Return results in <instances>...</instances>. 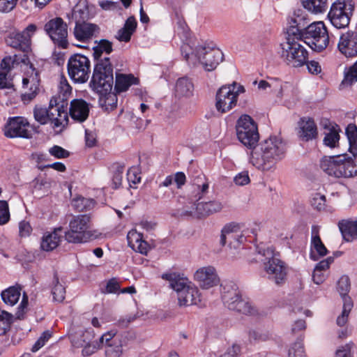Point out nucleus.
<instances>
[{
	"label": "nucleus",
	"mask_w": 357,
	"mask_h": 357,
	"mask_svg": "<svg viewBox=\"0 0 357 357\" xmlns=\"http://www.w3.org/2000/svg\"><path fill=\"white\" fill-rule=\"evenodd\" d=\"M125 169L123 163L114 162L110 167V171L112 174V182L113 188L117 189L121 185L123 174Z\"/></svg>",
	"instance_id": "42"
},
{
	"label": "nucleus",
	"mask_w": 357,
	"mask_h": 357,
	"mask_svg": "<svg viewBox=\"0 0 357 357\" xmlns=\"http://www.w3.org/2000/svg\"><path fill=\"white\" fill-rule=\"evenodd\" d=\"M350 152H357V126L354 123L349 124L345 129Z\"/></svg>",
	"instance_id": "46"
},
{
	"label": "nucleus",
	"mask_w": 357,
	"mask_h": 357,
	"mask_svg": "<svg viewBox=\"0 0 357 357\" xmlns=\"http://www.w3.org/2000/svg\"><path fill=\"white\" fill-rule=\"evenodd\" d=\"M95 201L93 199L85 197H77L72 202L73 207L78 211H87L93 208L95 206Z\"/></svg>",
	"instance_id": "48"
},
{
	"label": "nucleus",
	"mask_w": 357,
	"mask_h": 357,
	"mask_svg": "<svg viewBox=\"0 0 357 357\" xmlns=\"http://www.w3.org/2000/svg\"><path fill=\"white\" fill-rule=\"evenodd\" d=\"M357 82V60L345 72L341 85L351 86Z\"/></svg>",
	"instance_id": "49"
},
{
	"label": "nucleus",
	"mask_w": 357,
	"mask_h": 357,
	"mask_svg": "<svg viewBox=\"0 0 357 357\" xmlns=\"http://www.w3.org/2000/svg\"><path fill=\"white\" fill-rule=\"evenodd\" d=\"M117 94L113 89L105 94L99 95V103L102 107L106 109H113L117 105Z\"/></svg>",
	"instance_id": "43"
},
{
	"label": "nucleus",
	"mask_w": 357,
	"mask_h": 357,
	"mask_svg": "<svg viewBox=\"0 0 357 357\" xmlns=\"http://www.w3.org/2000/svg\"><path fill=\"white\" fill-rule=\"evenodd\" d=\"M343 160H345V154L325 156L320 161V167L328 176L341 178Z\"/></svg>",
	"instance_id": "23"
},
{
	"label": "nucleus",
	"mask_w": 357,
	"mask_h": 357,
	"mask_svg": "<svg viewBox=\"0 0 357 357\" xmlns=\"http://www.w3.org/2000/svg\"><path fill=\"white\" fill-rule=\"evenodd\" d=\"M184 48V46L181 47V52L188 63L193 66L201 63L206 71L215 70L224 58L220 49L206 43L198 45L190 54L185 53Z\"/></svg>",
	"instance_id": "4"
},
{
	"label": "nucleus",
	"mask_w": 357,
	"mask_h": 357,
	"mask_svg": "<svg viewBox=\"0 0 357 357\" xmlns=\"http://www.w3.org/2000/svg\"><path fill=\"white\" fill-rule=\"evenodd\" d=\"M327 253L328 250L319 236V227L312 225L311 228L310 258L313 261H317L319 257H324Z\"/></svg>",
	"instance_id": "26"
},
{
	"label": "nucleus",
	"mask_w": 357,
	"mask_h": 357,
	"mask_svg": "<svg viewBox=\"0 0 357 357\" xmlns=\"http://www.w3.org/2000/svg\"><path fill=\"white\" fill-rule=\"evenodd\" d=\"M306 328V323L303 319L296 320L291 326V333L297 335V340L289 349V357H306L303 347L304 331Z\"/></svg>",
	"instance_id": "21"
},
{
	"label": "nucleus",
	"mask_w": 357,
	"mask_h": 357,
	"mask_svg": "<svg viewBox=\"0 0 357 357\" xmlns=\"http://www.w3.org/2000/svg\"><path fill=\"white\" fill-rule=\"evenodd\" d=\"M250 344L252 342H266L273 338V334L269 331L261 329H250L248 333Z\"/></svg>",
	"instance_id": "41"
},
{
	"label": "nucleus",
	"mask_w": 357,
	"mask_h": 357,
	"mask_svg": "<svg viewBox=\"0 0 357 357\" xmlns=\"http://www.w3.org/2000/svg\"><path fill=\"white\" fill-rule=\"evenodd\" d=\"M339 51L346 57L357 56V32L348 31L342 33L337 44Z\"/></svg>",
	"instance_id": "24"
},
{
	"label": "nucleus",
	"mask_w": 357,
	"mask_h": 357,
	"mask_svg": "<svg viewBox=\"0 0 357 357\" xmlns=\"http://www.w3.org/2000/svg\"><path fill=\"white\" fill-rule=\"evenodd\" d=\"M312 206L317 208L318 211H321L326 206V197L319 193H317L313 197L311 201Z\"/></svg>",
	"instance_id": "61"
},
{
	"label": "nucleus",
	"mask_w": 357,
	"mask_h": 357,
	"mask_svg": "<svg viewBox=\"0 0 357 357\" xmlns=\"http://www.w3.org/2000/svg\"><path fill=\"white\" fill-rule=\"evenodd\" d=\"M195 280L202 289H209L220 282L215 268L212 266L198 268L194 274Z\"/></svg>",
	"instance_id": "22"
},
{
	"label": "nucleus",
	"mask_w": 357,
	"mask_h": 357,
	"mask_svg": "<svg viewBox=\"0 0 357 357\" xmlns=\"http://www.w3.org/2000/svg\"><path fill=\"white\" fill-rule=\"evenodd\" d=\"M139 84V78L131 73L125 74L119 72L115 73L114 90L116 93H121L127 91L130 86L138 85Z\"/></svg>",
	"instance_id": "29"
},
{
	"label": "nucleus",
	"mask_w": 357,
	"mask_h": 357,
	"mask_svg": "<svg viewBox=\"0 0 357 357\" xmlns=\"http://www.w3.org/2000/svg\"><path fill=\"white\" fill-rule=\"evenodd\" d=\"M299 17L292 20L293 24L290 25L287 29V38H294L295 40L299 41L303 40V32L305 28L304 25L301 26L298 21Z\"/></svg>",
	"instance_id": "44"
},
{
	"label": "nucleus",
	"mask_w": 357,
	"mask_h": 357,
	"mask_svg": "<svg viewBox=\"0 0 357 357\" xmlns=\"http://www.w3.org/2000/svg\"><path fill=\"white\" fill-rule=\"evenodd\" d=\"M324 128L328 130L325 132V136L323 139V143L325 146L331 149L335 148L337 146L340 141V128L337 124L324 125Z\"/></svg>",
	"instance_id": "36"
},
{
	"label": "nucleus",
	"mask_w": 357,
	"mask_h": 357,
	"mask_svg": "<svg viewBox=\"0 0 357 357\" xmlns=\"http://www.w3.org/2000/svg\"><path fill=\"white\" fill-rule=\"evenodd\" d=\"M18 0H0V13H9L16 6Z\"/></svg>",
	"instance_id": "62"
},
{
	"label": "nucleus",
	"mask_w": 357,
	"mask_h": 357,
	"mask_svg": "<svg viewBox=\"0 0 357 357\" xmlns=\"http://www.w3.org/2000/svg\"><path fill=\"white\" fill-rule=\"evenodd\" d=\"M299 137L303 141L315 139L318 135L317 128L312 119L302 118L299 121Z\"/></svg>",
	"instance_id": "32"
},
{
	"label": "nucleus",
	"mask_w": 357,
	"mask_h": 357,
	"mask_svg": "<svg viewBox=\"0 0 357 357\" xmlns=\"http://www.w3.org/2000/svg\"><path fill=\"white\" fill-rule=\"evenodd\" d=\"M52 284L53 287L52 289V294L54 301L58 303L63 302L65 299L66 289L61 284L59 283L56 274L54 275Z\"/></svg>",
	"instance_id": "47"
},
{
	"label": "nucleus",
	"mask_w": 357,
	"mask_h": 357,
	"mask_svg": "<svg viewBox=\"0 0 357 357\" xmlns=\"http://www.w3.org/2000/svg\"><path fill=\"white\" fill-rule=\"evenodd\" d=\"M63 234L64 231L62 227L55 228L52 232L44 234L40 243L41 249L47 252L55 249L59 245Z\"/></svg>",
	"instance_id": "31"
},
{
	"label": "nucleus",
	"mask_w": 357,
	"mask_h": 357,
	"mask_svg": "<svg viewBox=\"0 0 357 357\" xmlns=\"http://www.w3.org/2000/svg\"><path fill=\"white\" fill-rule=\"evenodd\" d=\"M195 212L200 216H207L220 211L223 208L222 203L219 200L202 202L194 204Z\"/></svg>",
	"instance_id": "35"
},
{
	"label": "nucleus",
	"mask_w": 357,
	"mask_h": 357,
	"mask_svg": "<svg viewBox=\"0 0 357 357\" xmlns=\"http://www.w3.org/2000/svg\"><path fill=\"white\" fill-rule=\"evenodd\" d=\"M99 31L98 26L95 24L86 22H76L73 33L76 40L85 43L96 36Z\"/></svg>",
	"instance_id": "27"
},
{
	"label": "nucleus",
	"mask_w": 357,
	"mask_h": 357,
	"mask_svg": "<svg viewBox=\"0 0 357 357\" xmlns=\"http://www.w3.org/2000/svg\"><path fill=\"white\" fill-rule=\"evenodd\" d=\"M90 217L87 215L74 216L69 222V229L64 231V237L68 243H82L91 239Z\"/></svg>",
	"instance_id": "9"
},
{
	"label": "nucleus",
	"mask_w": 357,
	"mask_h": 357,
	"mask_svg": "<svg viewBox=\"0 0 357 357\" xmlns=\"http://www.w3.org/2000/svg\"><path fill=\"white\" fill-rule=\"evenodd\" d=\"M241 351V347L237 344H234L231 347H229L227 351L220 354L219 356H216V354H211V357H237Z\"/></svg>",
	"instance_id": "58"
},
{
	"label": "nucleus",
	"mask_w": 357,
	"mask_h": 357,
	"mask_svg": "<svg viewBox=\"0 0 357 357\" xmlns=\"http://www.w3.org/2000/svg\"><path fill=\"white\" fill-rule=\"evenodd\" d=\"M57 114L61 117L62 114L66 117L65 112L62 106H54L52 100H50L49 107H43L36 105L33 109V116L35 120L42 125L50 123L52 116Z\"/></svg>",
	"instance_id": "25"
},
{
	"label": "nucleus",
	"mask_w": 357,
	"mask_h": 357,
	"mask_svg": "<svg viewBox=\"0 0 357 357\" xmlns=\"http://www.w3.org/2000/svg\"><path fill=\"white\" fill-rule=\"evenodd\" d=\"M10 220L8 204L5 200H0V225L6 224Z\"/></svg>",
	"instance_id": "54"
},
{
	"label": "nucleus",
	"mask_w": 357,
	"mask_h": 357,
	"mask_svg": "<svg viewBox=\"0 0 357 357\" xmlns=\"http://www.w3.org/2000/svg\"><path fill=\"white\" fill-rule=\"evenodd\" d=\"M122 354V346L120 344H108L105 347L106 357H119Z\"/></svg>",
	"instance_id": "56"
},
{
	"label": "nucleus",
	"mask_w": 357,
	"mask_h": 357,
	"mask_svg": "<svg viewBox=\"0 0 357 357\" xmlns=\"http://www.w3.org/2000/svg\"><path fill=\"white\" fill-rule=\"evenodd\" d=\"M338 227L345 241L351 242L357 238V220H342L338 222Z\"/></svg>",
	"instance_id": "34"
},
{
	"label": "nucleus",
	"mask_w": 357,
	"mask_h": 357,
	"mask_svg": "<svg viewBox=\"0 0 357 357\" xmlns=\"http://www.w3.org/2000/svg\"><path fill=\"white\" fill-rule=\"evenodd\" d=\"M241 351V347L237 344H234L231 347H229L227 351L220 354L219 356H216V354H211V357H237Z\"/></svg>",
	"instance_id": "59"
},
{
	"label": "nucleus",
	"mask_w": 357,
	"mask_h": 357,
	"mask_svg": "<svg viewBox=\"0 0 357 357\" xmlns=\"http://www.w3.org/2000/svg\"><path fill=\"white\" fill-rule=\"evenodd\" d=\"M351 287L350 280L347 275H342L337 282V289L340 296L343 300V303H345L347 298L351 300L348 296Z\"/></svg>",
	"instance_id": "45"
},
{
	"label": "nucleus",
	"mask_w": 357,
	"mask_h": 357,
	"mask_svg": "<svg viewBox=\"0 0 357 357\" xmlns=\"http://www.w3.org/2000/svg\"><path fill=\"white\" fill-rule=\"evenodd\" d=\"M194 84L187 77L177 79L175 85V94L178 97H190L193 95Z\"/></svg>",
	"instance_id": "37"
},
{
	"label": "nucleus",
	"mask_w": 357,
	"mask_h": 357,
	"mask_svg": "<svg viewBox=\"0 0 357 357\" xmlns=\"http://www.w3.org/2000/svg\"><path fill=\"white\" fill-rule=\"evenodd\" d=\"M93 8L87 0H79L72 10V19L75 23L86 22L93 16Z\"/></svg>",
	"instance_id": "30"
},
{
	"label": "nucleus",
	"mask_w": 357,
	"mask_h": 357,
	"mask_svg": "<svg viewBox=\"0 0 357 357\" xmlns=\"http://www.w3.org/2000/svg\"><path fill=\"white\" fill-rule=\"evenodd\" d=\"M126 176L128 182L130 183V186L131 184H137L141 181V177L138 173V169L135 167H132L128 169L127 171Z\"/></svg>",
	"instance_id": "57"
},
{
	"label": "nucleus",
	"mask_w": 357,
	"mask_h": 357,
	"mask_svg": "<svg viewBox=\"0 0 357 357\" xmlns=\"http://www.w3.org/2000/svg\"><path fill=\"white\" fill-rule=\"evenodd\" d=\"M256 251L264 257L261 261L268 278L277 284L283 283L287 276V267L284 262L279 258L278 253L275 252L273 247L260 243L256 246Z\"/></svg>",
	"instance_id": "5"
},
{
	"label": "nucleus",
	"mask_w": 357,
	"mask_h": 357,
	"mask_svg": "<svg viewBox=\"0 0 357 357\" xmlns=\"http://www.w3.org/2000/svg\"><path fill=\"white\" fill-rule=\"evenodd\" d=\"M241 351V347L237 344H234L231 347H229L227 351L220 354L219 356H216V354H211V357H237Z\"/></svg>",
	"instance_id": "60"
},
{
	"label": "nucleus",
	"mask_w": 357,
	"mask_h": 357,
	"mask_svg": "<svg viewBox=\"0 0 357 357\" xmlns=\"http://www.w3.org/2000/svg\"><path fill=\"white\" fill-rule=\"evenodd\" d=\"M49 153L56 159L67 158L70 152L59 145H54L49 149Z\"/></svg>",
	"instance_id": "53"
},
{
	"label": "nucleus",
	"mask_w": 357,
	"mask_h": 357,
	"mask_svg": "<svg viewBox=\"0 0 357 357\" xmlns=\"http://www.w3.org/2000/svg\"><path fill=\"white\" fill-rule=\"evenodd\" d=\"M114 67L94 65L89 87L97 93L105 94L113 89Z\"/></svg>",
	"instance_id": "11"
},
{
	"label": "nucleus",
	"mask_w": 357,
	"mask_h": 357,
	"mask_svg": "<svg viewBox=\"0 0 357 357\" xmlns=\"http://www.w3.org/2000/svg\"><path fill=\"white\" fill-rule=\"evenodd\" d=\"M353 158L347 157L345 154V160L342 161V177L348 178L357 176V152H351Z\"/></svg>",
	"instance_id": "38"
},
{
	"label": "nucleus",
	"mask_w": 357,
	"mask_h": 357,
	"mask_svg": "<svg viewBox=\"0 0 357 357\" xmlns=\"http://www.w3.org/2000/svg\"><path fill=\"white\" fill-rule=\"evenodd\" d=\"M28 120L20 116L9 117L3 128V134L8 138L31 139L32 133Z\"/></svg>",
	"instance_id": "16"
},
{
	"label": "nucleus",
	"mask_w": 357,
	"mask_h": 357,
	"mask_svg": "<svg viewBox=\"0 0 357 357\" xmlns=\"http://www.w3.org/2000/svg\"><path fill=\"white\" fill-rule=\"evenodd\" d=\"M355 8L354 0H336L331 6L328 18L336 29H344L349 24Z\"/></svg>",
	"instance_id": "10"
},
{
	"label": "nucleus",
	"mask_w": 357,
	"mask_h": 357,
	"mask_svg": "<svg viewBox=\"0 0 357 357\" xmlns=\"http://www.w3.org/2000/svg\"><path fill=\"white\" fill-rule=\"evenodd\" d=\"M90 68V60L82 54L71 55L67 63L69 77L75 83H85L89 77Z\"/></svg>",
	"instance_id": "13"
},
{
	"label": "nucleus",
	"mask_w": 357,
	"mask_h": 357,
	"mask_svg": "<svg viewBox=\"0 0 357 357\" xmlns=\"http://www.w3.org/2000/svg\"><path fill=\"white\" fill-rule=\"evenodd\" d=\"M236 136L239 142L252 151L259 139L257 123L249 115H242L236 125Z\"/></svg>",
	"instance_id": "8"
},
{
	"label": "nucleus",
	"mask_w": 357,
	"mask_h": 357,
	"mask_svg": "<svg viewBox=\"0 0 357 357\" xmlns=\"http://www.w3.org/2000/svg\"><path fill=\"white\" fill-rule=\"evenodd\" d=\"M13 321V315L6 311L0 312V335H5L10 329Z\"/></svg>",
	"instance_id": "51"
},
{
	"label": "nucleus",
	"mask_w": 357,
	"mask_h": 357,
	"mask_svg": "<svg viewBox=\"0 0 357 357\" xmlns=\"http://www.w3.org/2000/svg\"><path fill=\"white\" fill-rule=\"evenodd\" d=\"M286 39V42L280 44L282 59L289 66L294 68L303 66L308 59L307 50L294 38H287Z\"/></svg>",
	"instance_id": "6"
},
{
	"label": "nucleus",
	"mask_w": 357,
	"mask_h": 357,
	"mask_svg": "<svg viewBox=\"0 0 357 357\" xmlns=\"http://www.w3.org/2000/svg\"><path fill=\"white\" fill-rule=\"evenodd\" d=\"M247 241L243 232L240 231V225L236 222L226 224L221 230L220 243L222 246L228 243L230 248H239Z\"/></svg>",
	"instance_id": "19"
},
{
	"label": "nucleus",
	"mask_w": 357,
	"mask_h": 357,
	"mask_svg": "<svg viewBox=\"0 0 357 357\" xmlns=\"http://www.w3.org/2000/svg\"><path fill=\"white\" fill-rule=\"evenodd\" d=\"M44 29L50 39L59 47L65 49L68 47L67 24L61 17L50 20L45 24Z\"/></svg>",
	"instance_id": "17"
},
{
	"label": "nucleus",
	"mask_w": 357,
	"mask_h": 357,
	"mask_svg": "<svg viewBox=\"0 0 357 357\" xmlns=\"http://www.w3.org/2000/svg\"><path fill=\"white\" fill-rule=\"evenodd\" d=\"M303 41L314 52L325 50L329 43V36L324 23L319 21L307 25L304 29Z\"/></svg>",
	"instance_id": "7"
},
{
	"label": "nucleus",
	"mask_w": 357,
	"mask_h": 357,
	"mask_svg": "<svg viewBox=\"0 0 357 357\" xmlns=\"http://www.w3.org/2000/svg\"><path fill=\"white\" fill-rule=\"evenodd\" d=\"M353 307V302L351 300L347 298L345 303H343V309L340 315L337 318L336 323L339 326H344L348 321L349 314Z\"/></svg>",
	"instance_id": "50"
},
{
	"label": "nucleus",
	"mask_w": 357,
	"mask_h": 357,
	"mask_svg": "<svg viewBox=\"0 0 357 357\" xmlns=\"http://www.w3.org/2000/svg\"><path fill=\"white\" fill-rule=\"evenodd\" d=\"M21 296V289L18 287H10L3 290L1 296L5 304L9 306L15 305Z\"/></svg>",
	"instance_id": "39"
},
{
	"label": "nucleus",
	"mask_w": 357,
	"mask_h": 357,
	"mask_svg": "<svg viewBox=\"0 0 357 357\" xmlns=\"http://www.w3.org/2000/svg\"><path fill=\"white\" fill-rule=\"evenodd\" d=\"M96 45L93 47L94 65L113 66L109 57L113 51L112 43L106 39L95 40Z\"/></svg>",
	"instance_id": "20"
},
{
	"label": "nucleus",
	"mask_w": 357,
	"mask_h": 357,
	"mask_svg": "<svg viewBox=\"0 0 357 357\" xmlns=\"http://www.w3.org/2000/svg\"><path fill=\"white\" fill-rule=\"evenodd\" d=\"M302 3L305 9L315 14L323 13L328 8V0H302Z\"/></svg>",
	"instance_id": "40"
},
{
	"label": "nucleus",
	"mask_w": 357,
	"mask_h": 357,
	"mask_svg": "<svg viewBox=\"0 0 357 357\" xmlns=\"http://www.w3.org/2000/svg\"><path fill=\"white\" fill-rule=\"evenodd\" d=\"M35 24L28 25L22 32H12L6 38V44L16 50H19L26 54L31 51V38L36 31Z\"/></svg>",
	"instance_id": "15"
},
{
	"label": "nucleus",
	"mask_w": 357,
	"mask_h": 357,
	"mask_svg": "<svg viewBox=\"0 0 357 357\" xmlns=\"http://www.w3.org/2000/svg\"><path fill=\"white\" fill-rule=\"evenodd\" d=\"M94 331L91 328L79 330L71 336V342L75 347H82V355L88 356L100 349V343L93 341Z\"/></svg>",
	"instance_id": "18"
},
{
	"label": "nucleus",
	"mask_w": 357,
	"mask_h": 357,
	"mask_svg": "<svg viewBox=\"0 0 357 357\" xmlns=\"http://www.w3.org/2000/svg\"><path fill=\"white\" fill-rule=\"evenodd\" d=\"M353 344H346L339 347L335 353V357H351V349Z\"/></svg>",
	"instance_id": "64"
},
{
	"label": "nucleus",
	"mask_w": 357,
	"mask_h": 357,
	"mask_svg": "<svg viewBox=\"0 0 357 357\" xmlns=\"http://www.w3.org/2000/svg\"><path fill=\"white\" fill-rule=\"evenodd\" d=\"M161 278L169 281L170 287L176 291L180 306L198 305L201 302L199 289L187 278L176 273H165Z\"/></svg>",
	"instance_id": "2"
},
{
	"label": "nucleus",
	"mask_w": 357,
	"mask_h": 357,
	"mask_svg": "<svg viewBox=\"0 0 357 357\" xmlns=\"http://www.w3.org/2000/svg\"><path fill=\"white\" fill-rule=\"evenodd\" d=\"M221 298L224 305L230 310L255 316L258 314L257 309L249 300L242 298L237 284L232 280H223L220 284Z\"/></svg>",
	"instance_id": "3"
},
{
	"label": "nucleus",
	"mask_w": 357,
	"mask_h": 357,
	"mask_svg": "<svg viewBox=\"0 0 357 357\" xmlns=\"http://www.w3.org/2000/svg\"><path fill=\"white\" fill-rule=\"evenodd\" d=\"M40 82L39 72L29 62V69L22 78V89L25 91L21 94V100L24 104L31 101L39 92Z\"/></svg>",
	"instance_id": "14"
},
{
	"label": "nucleus",
	"mask_w": 357,
	"mask_h": 357,
	"mask_svg": "<svg viewBox=\"0 0 357 357\" xmlns=\"http://www.w3.org/2000/svg\"><path fill=\"white\" fill-rule=\"evenodd\" d=\"M70 117L79 123L86 120L89 114V104L83 99H74L69 109Z\"/></svg>",
	"instance_id": "28"
},
{
	"label": "nucleus",
	"mask_w": 357,
	"mask_h": 357,
	"mask_svg": "<svg viewBox=\"0 0 357 357\" xmlns=\"http://www.w3.org/2000/svg\"><path fill=\"white\" fill-rule=\"evenodd\" d=\"M128 243L130 246L136 252H138L142 255H146L149 251L148 243L142 239V236L139 234H137L135 238V243H132L128 238Z\"/></svg>",
	"instance_id": "52"
},
{
	"label": "nucleus",
	"mask_w": 357,
	"mask_h": 357,
	"mask_svg": "<svg viewBox=\"0 0 357 357\" xmlns=\"http://www.w3.org/2000/svg\"><path fill=\"white\" fill-rule=\"evenodd\" d=\"M20 63H29V58L26 54H14L13 56H5L0 63V69L3 72L10 73Z\"/></svg>",
	"instance_id": "33"
},
{
	"label": "nucleus",
	"mask_w": 357,
	"mask_h": 357,
	"mask_svg": "<svg viewBox=\"0 0 357 357\" xmlns=\"http://www.w3.org/2000/svg\"><path fill=\"white\" fill-rule=\"evenodd\" d=\"M286 145L280 137L270 136L250 153L249 162L261 172H268L285 156Z\"/></svg>",
	"instance_id": "1"
},
{
	"label": "nucleus",
	"mask_w": 357,
	"mask_h": 357,
	"mask_svg": "<svg viewBox=\"0 0 357 357\" xmlns=\"http://www.w3.org/2000/svg\"><path fill=\"white\" fill-rule=\"evenodd\" d=\"M244 92V87L236 82L222 86L216 93L215 107L217 110L220 113L230 111L236 105L238 96Z\"/></svg>",
	"instance_id": "12"
},
{
	"label": "nucleus",
	"mask_w": 357,
	"mask_h": 357,
	"mask_svg": "<svg viewBox=\"0 0 357 357\" xmlns=\"http://www.w3.org/2000/svg\"><path fill=\"white\" fill-rule=\"evenodd\" d=\"M234 183L238 185H245L250 183V179L248 175V172L243 171L238 173L234 178Z\"/></svg>",
	"instance_id": "63"
},
{
	"label": "nucleus",
	"mask_w": 357,
	"mask_h": 357,
	"mask_svg": "<svg viewBox=\"0 0 357 357\" xmlns=\"http://www.w3.org/2000/svg\"><path fill=\"white\" fill-rule=\"evenodd\" d=\"M104 294H116L120 292V284L116 278L109 279L106 284L105 289L102 291Z\"/></svg>",
	"instance_id": "55"
}]
</instances>
